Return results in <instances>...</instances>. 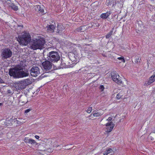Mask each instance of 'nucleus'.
Here are the masks:
<instances>
[{
  "mask_svg": "<svg viewBox=\"0 0 155 155\" xmlns=\"http://www.w3.org/2000/svg\"><path fill=\"white\" fill-rule=\"evenodd\" d=\"M3 83V81L2 79H0V83Z\"/></svg>",
  "mask_w": 155,
  "mask_h": 155,
  "instance_id": "nucleus-41",
  "label": "nucleus"
},
{
  "mask_svg": "<svg viewBox=\"0 0 155 155\" xmlns=\"http://www.w3.org/2000/svg\"><path fill=\"white\" fill-rule=\"evenodd\" d=\"M30 139L28 138V137H26L24 139V141L26 143H28L29 142Z\"/></svg>",
  "mask_w": 155,
  "mask_h": 155,
  "instance_id": "nucleus-33",
  "label": "nucleus"
},
{
  "mask_svg": "<svg viewBox=\"0 0 155 155\" xmlns=\"http://www.w3.org/2000/svg\"><path fill=\"white\" fill-rule=\"evenodd\" d=\"M154 90H155V88H154Z\"/></svg>",
  "mask_w": 155,
  "mask_h": 155,
  "instance_id": "nucleus-48",
  "label": "nucleus"
},
{
  "mask_svg": "<svg viewBox=\"0 0 155 155\" xmlns=\"http://www.w3.org/2000/svg\"><path fill=\"white\" fill-rule=\"evenodd\" d=\"M20 43L23 45H26L28 44L31 40V37L28 33L25 32L21 36H18Z\"/></svg>",
  "mask_w": 155,
  "mask_h": 155,
  "instance_id": "nucleus-3",
  "label": "nucleus"
},
{
  "mask_svg": "<svg viewBox=\"0 0 155 155\" xmlns=\"http://www.w3.org/2000/svg\"><path fill=\"white\" fill-rule=\"evenodd\" d=\"M91 68L90 66L86 67L84 68H83L81 69L82 71H84V73H86L85 71H87L90 69Z\"/></svg>",
  "mask_w": 155,
  "mask_h": 155,
  "instance_id": "nucleus-24",
  "label": "nucleus"
},
{
  "mask_svg": "<svg viewBox=\"0 0 155 155\" xmlns=\"http://www.w3.org/2000/svg\"><path fill=\"white\" fill-rule=\"evenodd\" d=\"M46 143L49 145H50L51 144V143L52 142V140L51 139H49L48 140L46 139Z\"/></svg>",
  "mask_w": 155,
  "mask_h": 155,
  "instance_id": "nucleus-28",
  "label": "nucleus"
},
{
  "mask_svg": "<svg viewBox=\"0 0 155 155\" xmlns=\"http://www.w3.org/2000/svg\"><path fill=\"white\" fill-rule=\"evenodd\" d=\"M12 118H11V119L9 120V121L10 122H11V121H12Z\"/></svg>",
  "mask_w": 155,
  "mask_h": 155,
  "instance_id": "nucleus-43",
  "label": "nucleus"
},
{
  "mask_svg": "<svg viewBox=\"0 0 155 155\" xmlns=\"http://www.w3.org/2000/svg\"><path fill=\"white\" fill-rule=\"evenodd\" d=\"M113 153L114 151L111 148H109L104 151L103 152V154L104 155H107L108 154Z\"/></svg>",
  "mask_w": 155,
  "mask_h": 155,
  "instance_id": "nucleus-17",
  "label": "nucleus"
},
{
  "mask_svg": "<svg viewBox=\"0 0 155 155\" xmlns=\"http://www.w3.org/2000/svg\"><path fill=\"white\" fill-rule=\"evenodd\" d=\"M106 127V129L107 130L106 132L108 133L112 131L113 129L115 124L112 121L108 122L105 124Z\"/></svg>",
  "mask_w": 155,
  "mask_h": 155,
  "instance_id": "nucleus-10",
  "label": "nucleus"
},
{
  "mask_svg": "<svg viewBox=\"0 0 155 155\" xmlns=\"http://www.w3.org/2000/svg\"><path fill=\"white\" fill-rule=\"evenodd\" d=\"M92 110V107H89L87 109V112L90 114L91 113V112Z\"/></svg>",
  "mask_w": 155,
  "mask_h": 155,
  "instance_id": "nucleus-32",
  "label": "nucleus"
},
{
  "mask_svg": "<svg viewBox=\"0 0 155 155\" xmlns=\"http://www.w3.org/2000/svg\"><path fill=\"white\" fill-rule=\"evenodd\" d=\"M155 81V74H153L150 78L147 83L145 84V85H148L152 83Z\"/></svg>",
  "mask_w": 155,
  "mask_h": 155,
  "instance_id": "nucleus-14",
  "label": "nucleus"
},
{
  "mask_svg": "<svg viewBox=\"0 0 155 155\" xmlns=\"http://www.w3.org/2000/svg\"><path fill=\"white\" fill-rule=\"evenodd\" d=\"M64 29V27L61 25H58L57 27V32L61 34V32Z\"/></svg>",
  "mask_w": 155,
  "mask_h": 155,
  "instance_id": "nucleus-15",
  "label": "nucleus"
},
{
  "mask_svg": "<svg viewBox=\"0 0 155 155\" xmlns=\"http://www.w3.org/2000/svg\"><path fill=\"white\" fill-rule=\"evenodd\" d=\"M13 3H12L10 0H7V1L5 4V5H6L7 7L10 8L12 5Z\"/></svg>",
  "mask_w": 155,
  "mask_h": 155,
  "instance_id": "nucleus-22",
  "label": "nucleus"
},
{
  "mask_svg": "<svg viewBox=\"0 0 155 155\" xmlns=\"http://www.w3.org/2000/svg\"><path fill=\"white\" fill-rule=\"evenodd\" d=\"M125 91L124 89H119L118 92V93L117 94L116 96V98L117 100L120 99L125 94Z\"/></svg>",
  "mask_w": 155,
  "mask_h": 155,
  "instance_id": "nucleus-12",
  "label": "nucleus"
},
{
  "mask_svg": "<svg viewBox=\"0 0 155 155\" xmlns=\"http://www.w3.org/2000/svg\"><path fill=\"white\" fill-rule=\"evenodd\" d=\"M8 93H11L10 92V90H8Z\"/></svg>",
  "mask_w": 155,
  "mask_h": 155,
  "instance_id": "nucleus-42",
  "label": "nucleus"
},
{
  "mask_svg": "<svg viewBox=\"0 0 155 155\" xmlns=\"http://www.w3.org/2000/svg\"><path fill=\"white\" fill-rule=\"evenodd\" d=\"M104 116L105 117V116H106V115H105H105H104Z\"/></svg>",
  "mask_w": 155,
  "mask_h": 155,
  "instance_id": "nucleus-47",
  "label": "nucleus"
},
{
  "mask_svg": "<svg viewBox=\"0 0 155 155\" xmlns=\"http://www.w3.org/2000/svg\"><path fill=\"white\" fill-rule=\"evenodd\" d=\"M19 87L22 88V89L25 88L29 84L31 83V81L29 79H27L23 81H19L17 83Z\"/></svg>",
  "mask_w": 155,
  "mask_h": 155,
  "instance_id": "nucleus-6",
  "label": "nucleus"
},
{
  "mask_svg": "<svg viewBox=\"0 0 155 155\" xmlns=\"http://www.w3.org/2000/svg\"><path fill=\"white\" fill-rule=\"evenodd\" d=\"M112 119V118L111 117H109L107 119H106V120L108 121L109 122H110V121H111Z\"/></svg>",
  "mask_w": 155,
  "mask_h": 155,
  "instance_id": "nucleus-37",
  "label": "nucleus"
},
{
  "mask_svg": "<svg viewBox=\"0 0 155 155\" xmlns=\"http://www.w3.org/2000/svg\"><path fill=\"white\" fill-rule=\"evenodd\" d=\"M103 113L102 112H98L96 113H94L93 114V116L94 117H98L102 115Z\"/></svg>",
  "mask_w": 155,
  "mask_h": 155,
  "instance_id": "nucleus-23",
  "label": "nucleus"
},
{
  "mask_svg": "<svg viewBox=\"0 0 155 155\" xmlns=\"http://www.w3.org/2000/svg\"><path fill=\"white\" fill-rule=\"evenodd\" d=\"M10 8L15 11H17L18 9V6L15 5L13 3L12 5L11 6Z\"/></svg>",
  "mask_w": 155,
  "mask_h": 155,
  "instance_id": "nucleus-25",
  "label": "nucleus"
},
{
  "mask_svg": "<svg viewBox=\"0 0 155 155\" xmlns=\"http://www.w3.org/2000/svg\"><path fill=\"white\" fill-rule=\"evenodd\" d=\"M117 59L119 60H120L122 62L124 63H125V62L124 58L122 56L120 57H118Z\"/></svg>",
  "mask_w": 155,
  "mask_h": 155,
  "instance_id": "nucleus-29",
  "label": "nucleus"
},
{
  "mask_svg": "<svg viewBox=\"0 0 155 155\" xmlns=\"http://www.w3.org/2000/svg\"><path fill=\"white\" fill-rule=\"evenodd\" d=\"M35 137V138L37 139H39V137L37 135H36Z\"/></svg>",
  "mask_w": 155,
  "mask_h": 155,
  "instance_id": "nucleus-40",
  "label": "nucleus"
},
{
  "mask_svg": "<svg viewBox=\"0 0 155 155\" xmlns=\"http://www.w3.org/2000/svg\"><path fill=\"white\" fill-rule=\"evenodd\" d=\"M135 59L136 61V62H140V58H139L138 57H136Z\"/></svg>",
  "mask_w": 155,
  "mask_h": 155,
  "instance_id": "nucleus-38",
  "label": "nucleus"
},
{
  "mask_svg": "<svg viewBox=\"0 0 155 155\" xmlns=\"http://www.w3.org/2000/svg\"><path fill=\"white\" fill-rule=\"evenodd\" d=\"M2 105V104L0 103V106H1Z\"/></svg>",
  "mask_w": 155,
  "mask_h": 155,
  "instance_id": "nucleus-44",
  "label": "nucleus"
},
{
  "mask_svg": "<svg viewBox=\"0 0 155 155\" xmlns=\"http://www.w3.org/2000/svg\"><path fill=\"white\" fill-rule=\"evenodd\" d=\"M7 126L10 125V124H9V125H7Z\"/></svg>",
  "mask_w": 155,
  "mask_h": 155,
  "instance_id": "nucleus-46",
  "label": "nucleus"
},
{
  "mask_svg": "<svg viewBox=\"0 0 155 155\" xmlns=\"http://www.w3.org/2000/svg\"><path fill=\"white\" fill-rule=\"evenodd\" d=\"M15 90H16L18 92L22 90V88H21L20 87H19V85L18 84V83H16L15 85Z\"/></svg>",
  "mask_w": 155,
  "mask_h": 155,
  "instance_id": "nucleus-21",
  "label": "nucleus"
},
{
  "mask_svg": "<svg viewBox=\"0 0 155 155\" xmlns=\"http://www.w3.org/2000/svg\"><path fill=\"white\" fill-rule=\"evenodd\" d=\"M24 68L21 65H18L15 68L10 70L9 74L10 76L16 78H22L28 76V71H23Z\"/></svg>",
  "mask_w": 155,
  "mask_h": 155,
  "instance_id": "nucleus-1",
  "label": "nucleus"
},
{
  "mask_svg": "<svg viewBox=\"0 0 155 155\" xmlns=\"http://www.w3.org/2000/svg\"><path fill=\"white\" fill-rule=\"evenodd\" d=\"M31 110V109H27L25 111V113H27L29 112V111H30Z\"/></svg>",
  "mask_w": 155,
  "mask_h": 155,
  "instance_id": "nucleus-39",
  "label": "nucleus"
},
{
  "mask_svg": "<svg viewBox=\"0 0 155 155\" xmlns=\"http://www.w3.org/2000/svg\"><path fill=\"white\" fill-rule=\"evenodd\" d=\"M113 31H110L107 35H106V37L107 38H109L110 36L112 34Z\"/></svg>",
  "mask_w": 155,
  "mask_h": 155,
  "instance_id": "nucleus-30",
  "label": "nucleus"
},
{
  "mask_svg": "<svg viewBox=\"0 0 155 155\" xmlns=\"http://www.w3.org/2000/svg\"><path fill=\"white\" fill-rule=\"evenodd\" d=\"M40 70L38 67L33 66L30 70L31 75L33 77H37L40 74Z\"/></svg>",
  "mask_w": 155,
  "mask_h": 155,
  "instance_id": "nucleus-7",
  "label": "nucleus"
},
{
  "mask_svg": "<svg viewBox=\"0 0 155 155\" xmlns=\"http://www.w3.org/2000/svg\"><path fill=\"white\" fill-rule=\"evenodd\" d=\"M121 49L123 51H127L129 49L128 46L125 45H123L120 46Z\"/></svg>",
  "mask_w": 155,
  "mask_h": 155,
  "instance_id": "nucleus-20",
  "label": "nucleus"
},
{
  "mask_svg": "<svg viewBox=\"0 0 155 155\" xmlns=\"http://www.w3.org/2000/svg\"><path fill=\"white\" fill-rule=\"evenodd\" d=\"M42 65L44 69L46 71H47L51 69L52 66V64L50 61H46L42 63Z\"/></svg>",
  "mask_w": 155,
  "mask_h": 155,
  "instance_id": "nucleus-9",
  "label": "nucleus"
},
{
  "mask_svg": "<svg viewBox=\"0 0 155 155\" xmlns=\"http://www.w3.org/2000/svg\"><path fill=\"white\" fill-rule=\"evenodd\" d=\"M56 27V25L55 23L54 24H50L48 25L46 28V29L48 32L52 33L54 32Z\"/></svg>",
  "mask_w": 155,
  "mask_h": 155,
  "instance_id": "nucleus-11",
  "label": "nucleus"
},
{
  "mask_svg": "<svg viewBox=\"0 0 155 155\" xmlns=\"http://www.w3.org/2000/svg\"><path fill=\"white\" fill-rule=\"evenodd\" d=\"M38 12H39L41 14H42L44 13V10L41 7V8L40 9Z\"/></svg>",
  "mask_w": 155,
  "mask_h": 155,
  "instance_id": "nucleus-34",
  "label": "nucleus"
},
{
  "mask_svg": "<svg viewBox=\"0 0 155 155\" xmlns=\"http://www.w3.org/2000/svg\"><path fill=\"white\" fill-rule=\"evenodd\" d=\"M41 7L39 5H36L35 6V9L37 12H38L40 8H41Z\"/></svg>",
  "mask_w": 155,
  "mask_h": 155,
  "instance_id": "nucleus-31",
  "label": "nucleus"
},
{
  "mask_svg": "<svg viewBox=\"0 0 155 155\" xmlns=\"http://www.w3.org/2000/svg\"><path fill=\"white\" fill-rule=\"evenodd\" d=\"M29 141V143L31 144H36L37 143L35 140L31 139H30Z\"/></svg>",
  "mask_w": 155,
  "mask_h": 155,
  "instance_id": "nucleus-27",
  "label": "nucleus"
},
{
  "mask_svg": "<svg viewBox=\"0 0 155 155\" xmlns=\"http://www.w3.org/2000/svg\"><path fill=\"white\" fill-rule=\"evenodd\" d=\"M99 89L101 91H103L104 88V87L103 85H101L99 87Z\"/></svg>",
  "mask_w": 155,
  "mask_h": 155,
  "instance_id": "nucleus-35",
  "label": "nucleus"
},
{
  "mask_svg": "<svg viewBox=\"0 0 155 155\" xmlns=\"http://www.w3.org/2000/svg\"><path fill=\"white\" fill-rule=\"evenodd\" d=\"M45 43L44 38L40 36H38L31 41V47L34 50L41 49L44 48Z\"/></svg>",
  "mask_w": 155,
  "mask_h": 155,
  "instance_id": "nucleus-2",
  "label": "nucleus"
},
{
  "mask_svg": "<svg viewBox=\"0 0 155 155\" xmlns=\"http://www.w3.org/2000/svg\"><path fill=\"white\" fill-rule=\"evenodd\" d=\"M48 75L46 73H44L43 74H42L41 75V78H44L45 77H47Z\"/></svg>",
  "mask_w": 155,
  "mask_h": 155,
  "instance_id": "nucleus-36",
  "label": "nucleus"
},
{
  "mask_svg": "<svg viewBox=\"0 0 155 155\" xmlns=\"http://www.w3.org/2000/svg\"><path fill=\"white\" fill-rule=\"evenodd\" d=\"M12 54V51L8 48H5L2 50L1 55L3 59L10 58L11 57Z\"/></svg>",
  "mask_w": 155,
  "mask_h": 155,
  "instance_id": "nucleus-5",
  "label": "nucleus"
},
{
  "mask_svg": "<svg viewBox=\"0 0 155 155\" xmlns=\"http://www.w3.org/2000/svg\"><path fill=\"white\" fill-rule=\"evenodd\" d=\"M111 77L114 81L119 84H121L122 81H121L119 75L117 74L113 73L111 74Z\"/></svg>",
  "mask_w": 155,
  "mask_h": 155,
  "instance_id": "nucleus-8",
  "label": "nucleus"
},
{
  "mask_svg": "<svg viewBox=\"0 0 155 155\" xmlns=\"http://www.w3.org/2000/svg\"><path fill=\"white\" fill-rule=\"evenodd\" d=\"M48 60L52 62H57L60 58V55L58 52L55 51H51L47 55Z\"/></svg>",
  "mask_w": 155,
  "mask_h": 155,
  "instance_id": "nucleus-4",
  "label": "nucleus"
},
{
  "mask_svg": "<svg viewBox=\"0 0 155 155\" xmlns=\"http://www.w3.org/2000/svg\"><path fill=\"white\" fill-rule=\"evenodd\" d=\"M70 60L74 63L76 62L77 57H75V54L72 53H70L68 55Z\"/></svg>",
  "mask_w": 155,
  "mask_h": 155,
  "instance_id": "nucleus-13",
  "label": "nucleus"
},
{
  "mask_svg": "<svg viewBox=\"0 0 155 155\" xmlns=\"http://www.w3.org/2000/svg\"><path fill=\"white\" fill-rule=\"evenodd\" d=\"M69 65V64L68 62H65L63 61H62L60 64V67L62 68H67Z\"/></svg>",
  "mask_w": 155,
  "mask_h": 155,
  "instance_id": "nucleus-16",
  "label": "nucleus"
},
{
  "mask_svg": "<svg viewBox=\"0 0 155 155\" xmlns=\"http://www.w3.org/2000/svg\"><path fill=\"white\" fill-rule=\"evenodd\" d=\"M14 120L15 122H16V124L19 125H21L25 122V121H18L17 120L16 118L14 119Z\"/></svg>",
  "mask_w": 155,
  "mask_h": 155,
  "instance_id": "nucleus-26",
  "label": "nucleus"
},
{
  "mask_svg": "<svg viewBox=\"0 0 155 155\" xmlns=\"http://www.w3.org/2000/svg\"><path fill=\"white\" fill-rule=\"evenodd\" d=\"M110 13L109 12H107L106 13L102 14L100 17H101L103 19L107 18L110 15Z\"/></svg>",
  "mask_w": 155,
  "mask_h": 155,
  "instance_id": "nucleus-18",
  "label": "nucleus"
},
{
  "mask_svg": "<svg viewBox=\"0 0 155 155\" xmlns=\"http://www.w3.org/2000/svg\"><path fill=\"white\" fill-rule=\"evenodd\" d=\"M91 115H91H91H90V117H91Z\"/></svg>",
  "mask_w": 155,
  "mask_h": 155,
  "instance_id": "nucleus-45",
  "label": "nucleus"
},
{
  "mask_svg": "<svg viewBox=\"0 0 155 155\" xmlns=\"http://www.w3.org/2000/svg\"><path fill=\"white\" fill-rule=\"evenodd\" d=\"M87 28V27L86 25L81 26L77 28V31L80 32L84 31Z\"/></svg>",
  "mask_w": 155,
  "mask_h": 155,
  "instance_id": "nucleus-19",
  "label": "nucleus"
}]
</instances>
